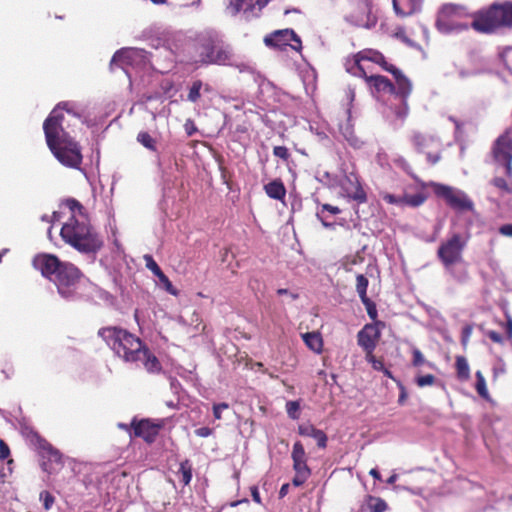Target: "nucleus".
Instances as JSON below:
<instances>
[{
    "mask_svg": "<svg viewBox=\"0 0 512 512\" xmlns=\"http://www.w3.org/2000/svg\"><path fill=\"white\" fill-rule=\"evenodd\" d=\"M137 141L142 144L145 148L156 151L155 139L146 131H142L137 135Z\"/></svg>",
    "mask_w": 512,
    "mask_h": 512,
    "instance_id": "72a5a7b5",
    "label": "nucleus"
},
{
    "mask_svg": "<svg viewBox=\"0 0 512 512\" xmlns=\"http://www.w3.org/2000/svg\"><path fill=\"white\" fill-rule=\"evenodd\" d=\"M475 376H476L475 388H476L477 393L482 398L488 399L489 393H488V390L486 387V381H485L483 374L480 371H477Z\"/></svg>",
    "mask_w": 512,
    "mask_h": 512,
    "instance_id": "f704fd0d",
    "label": "nucleus"
},
{
    "mask_svg": "<svg viewBox=\"0 0 512 512\" xmlns=\"http://www.w3.org/2000/svg\"><path fill=\"white\" fill-rule=\"evenodd\" d=\"M39 497L45 510H50L55 503V497L49 491H42Z\"/></svg>",
    "mask_w": 512,
    "mask_h": 512,
    "instance_id": "37998d69",
    "label": "nucleus"
},
{
    "mask_svg": "<svg viewBox=\"0 0 512 512\" xmlns=\"http://www.w3.org/2000/svg\"><path fill=\"white\" fill-rule=\"evenodd\" d=\"M185 131L188 136H192L197 131V128L192 120H187L185 123Z\"/></svg>",
    "mask_w": 512,
    "mask_h": 512,
    "instance_id": "13d9d810",
    "label": "nucleus"
},
{
    "mask_svg": "<svg viewBox=\"0 0 512 512\" xmlns=\"http://www.w3.org/2000/svg\"><path fill=\"white\" fill-rule=\"evenodd\" d=\"M369 474H370L373 478H375V479H378V480H379V479L381 478V475H380L379 471H378L377 469H375V468L371 469V470L369 471Z\"/></svg>",
    "mask_w": 512,
    "mask_h": 512,
    "instance_id": "338daca9",
    "label": "nucleus"
},
{
    "mask_svg": "<svg viewBox=\"0 0 512 512\" xmlns=\"http://www.w3.org/2000/svg\"><path fill=\"white\" fill-rule=\"evenodd\" d=\"M366 82L375 88L377 92H385L394 94L395 85L385 76L382 75H367L363 77Z\"/></svg>",
    "mask_w": 512,
    "mask_h": 512,
    "instance_id": "6ab92c4d",
    "label": "nucleus"
},
{
    "mask_svg": "<svg viewBox=\"0 0 512 512\" xmlns=\"http://www.w3.org/2000/svg\"><path fill=\"white\" fill-rule=\"evenodd\" d=\"M505 331L508 339H512V318L507 316V322L505 324Z\"/></svg>",
    "mask_w": 512,
    "mask_h": 512,
    "instance_id": "052dcab7",
    "label": "nucleus"
},
{
    "mask_svg": "<svg viewBox=\"0 0 512 512\" xmlns=\"http://www.w3.org/2000/svg\"><path fill=\"white\" fill-rule=\"evenodd\" d=\"M325 212H329L332 215H337L341 213V209L337 206H333L327 203L320 205V208L316 212V217L321 221L323 226L330 227L331 224L326 222Z\"/></svg>",
    "mask_w": 512,
    "mask_h": 512,
    "instance_id": "cd10ccee",
    "label": "nucleus"
},
{
    "mask_svg": "<svg viewBox=\"0 0 512 512\" xmlns=\"http://www.w3.org/2000/svg\"><path fill=\"white\" fill-rule=\"evenodd\" d=\"M140 361L148 373L159 374L162 371V365L159 359L150 351L146 344L143 347V352H141Z\"/></svg>",
    "mask_w": 512,
    "mask_h": 512,
    "instance_id": "aec40b11",
    "label": "nucleus"
},
{
    "mask_svg": "<svg viewBox=\"0 0 512 512\" xmlns=\"http://www.w3.org/2000/svg\"><path fill=\"white\" fill-rule=\"evenodd\" d=\"M493 155L495 161L502 165L505 169V174L512 177V139L505 133L501 135L495 142L493 148Z\"/></svg>",
    "mask_w": 512,
    "mask_h": 512,
    "instance_id": "9b49d317",
    "label": "nucleus"
},
{
    "mask_svg": "<svg viewBox=\"0 0 512 512\" xmlns=\"http://www.w3.org/2000/svg\"><path fill=\"white\" fill-rule=\"evenodd\" d=\"M288 490H289V484L288 483L283 484L279 491V497L280 498L285 497L288 493Z\"/></svg>",
    "mask_w": 512,
    "mask_h": 512,
    "instance_id": "0e129e2a",
    "label": "nucleus"
},
{
    "mask_svg": "<svg viewBox=\"0 0 512 512\" xmlns=\"http://www.w3.org/2000/svg\"><path fill=\"white\" fill-rule=\"evenodd\" d=\"M368 285H369V281L365 275L358 274L356 276V291H357L360 299L367 297Z\"/></svg>",
    "mask_w": 512,
    "mask_h": 512,
    "instance_id": "c9c22d12",
    "label": "nucleus"
},
{
    "mask_svg": "<svg viewBox=\"0 0 512 512\" xmlns=\"http://www.w3.org/2000/svg\"><path fill=\"white\" fill-rule=\"evenodd\" d=\"M1 366V372L5 375L6 378H10L11 376L14 375L15 369L11 363L5 361L1 364Z\"/></svg>",
    "mask_w": 512,
    "mask_h": 512,
    "instance_id": "3c124183",
    "label": "nucleus"
},
{
    "mask_svg": "<svg viewBox=\"0 0 512 512\" xmlns=\"http://www.w3.org/2000/svg\"><path fill=\"white\" fill-rule=\"evenodd\" d=\"M64 204L71 217L61 228V238L80 253L96 254L102 249L103 240L90 224L83 205L74 198L66 199Z\"/></svg>",
    "mask_w": 512,
    "mask_h": 512,
    "instance_id": "f03ea898",
    "label": "nucleus"
},
{
    "mask_svg": "<svg viewBox=\"0 0 512 512\" xmlns=\"http://www.w3.org/2000/svg\"><path fill=\"white\" fill-rule=\"evenodd\" d=\"M485 335L494 343H498V344L504 343V337L500 333H498L494 330H486Z\"/></svg>",
    "mask_w": 512,
    "mask_h": 512,
    "instance_id": "8fccbe9b",
    "label": "nucleus"
},
{
    "mask_svg": "<svg viewBox=\"0 0 512 512\" xmlns=\"http://www.w3.org/2000/svg\"><path fill=\"white\" fill-rule=\"evenodd\" d=\"M293 470L295 475L292 479V484L296 487L302 486L312 474L307 462L293 464Z\"/></svg>",
    "mask_w": 512,
    "mask_h": 512,
    "instance_id": "4be33fe9",
    "label": "nucleus"
},
{
    "mask_svg": "<svg viewBox=\"0 0 512 512\" xmlns=\"http://www.w3.org/2000/svg\"><path fill=\"white\" fill-rule=\"evenodd\" d=\"M341 186L348 198L359 204L367 202V194L363 189L357 174L349 173L345 175Z\"/></svg>",
    "mask_w": 512,
    "mask_h": 512,
    "instance_id": "f3484780",
    "label": "nucleus"
},
{
    "mask_svg": "<svg viewBox=\"0 0 512 512\" xmlns=\"http://www.w3.org/2000/svg\"><path fill=\"white\" fill-rule=\"evenodd\" d=\"M361 302L366 308L367 314L372 320H376L378 317L376 304L367 296L361 299Z\"/></svg>",
    "mask_w": 512,
    "mask_h": 512,
    "instance_id": "4c0bfd02",
    "label": "nucleus"
},
{
    "mask_svg": "<svg viewBox=\"0 0 512 512\" xmlns=\"http://www.w3.org/2000/svg\"><path fill=\"white\" fill-rule=\"evenodd\" d=\"M456 370L459 379L467 380L470 377L469 364L464 356L456 357Z\"/></svg>",
    "mask_w": 512,
    "mask_h": 512,
    "instance_id": "c756f323",
    "label": "nucleus"
},
{
    "mask_svg": "<svg viewBox=\"0 0 512 512\" xmlns=\"http://www.w3.org/2000/svg\"><path fill=\"white\" fill-rule=\"evenodd\" d=\"M318 428L310 423H303L298 426V434L304 437H311Z\"/></svg>",
    "mask_w": 512,
    "mask_h": 512,
    "instance_id": "c03bdc74",
    "label": "nucleus"
},
{
    "mask_svg": "<svg viewBox=\"0 0 512 512\" xmlns=\"http://www.w3.org/2000/svg\"><path fill=\"white\" fill-rule=\"evenodd\" d=\"M291 459L293 464L299 462H308V456L306 454L305 448L300 441H296L293 444Z\"/></svg>",
    "mask_w": 512,
    "mask_h": 512,
    "instance_id": "c85d7f7f",
    "label": "nucleus"
},
{
    "mask_svg": "<svg viewBox=\"0 0 512 512\" xmlns=\"http://www.w3.org/2000/svg\"><path fill=\"white\" fill-rule=\"evenodd\" d=\"M273 155L284 161H288L290 158V153L285 146H275L273 148Z\"/></svg>",
    "mask_w": 512,
    "mask_h": 512,
    "instance_id": "de8ad7c7",
    "label": "nucleus"
},
{
    "mask_svg": "<svg viewBox=\"0 0 512 512\" xmlns=\"http://www.w3.org/2000/svg\"><path fill=\"white\" fill-rule=\"evenodd\" d=\"M43 450L46 451L49 461H53L56 464H62V455L60 452L52 447L49 443L43 446Z\"/></svg>",
    "mask_w": 512,
    "mask_h": 512,
    "instance_id": "e433bc0d",
    "label": "nucleus"
},
{
    "mask_svg": "<svg viewBox=\"0 0 512 512\" xmlns=\"http://www.w3.org/2000/svg\"><path fill=\"white\" fill-rule=\"evenodd\" d=\"M9 455V446L3 440H0V459H6Z\"/></svg>",
    "mask_w": 512,
    "mask_h": 512,
    "instance_id": "5fc2aeb1",
    "label": "nucleus"
},
{
    "mask_svg": "<svg viewBox=\"0 0 512 512\" xmlns=\"http://www.w3.org/2000/svg\"><path fill=\"white\" fill-rule=\"evenodd\" d=\"M423 187L431 188L436 196L443 198L447 205L456 211H470L473 202L465 192L460 189L435 182L423 183Z\"/></svg>",
    "mask_w": 512,
    "mask_h": 512,
    "instance_id": "0eeeda50",
    "label": "nucleus"
},
{
    "mask_svg": "<svg viewBox=\"0 0 512 512\" xmlns=\"http://www.w3.org/2000/svg\"><path fill=\"white\" fill-rule=\"evenodd\" d=\"M387 508L388 505L382 498L372 495L365 497L363 509L369 512H385Z\"/></svg>",
    "mask_w": 512,
    "mask_h": 512,
    "instance_id": "5701e85b",
    "label": "nucleus"
},
{
    "mask_svg": "<svg viewBox=\"0 0 512 512\" xmlns=\"http://www.w3.org/2000/svg\"><path fill=\"white\" fill-rule=\"evenodd\" d=\"M134 436L142 438L147 443H153L163 428V422H153L150 419H142L137 421L133 419L131 422Z\"/></svg>",
    "mask_w": 512,
    "mask_h": 512,
    "instance_id": "2eb2a0df",
    "label": "nucleus"
},
{
    "mask_svg": "<svg viewBox=\"0 0 512 512\" xmlns=\"http://www.w3.org/2000/svg\"><path fill=\"white\" fill-rule=\"evenodd\" d=\"M499 233L503 236L512 238V224H504L500 226Z\"/></svg>",
    "mask_w": 512,
    "mask_h": 512,
    "instance_id": "6e6d98bb",
    "label": "nucleus"
},
{
    "mask_svg": "<svg viewBox=\"0 0 512 512\" xmlns=\"http://www.w3.org/2000/svg\"><path fill=\"white\" fill-rule=\"evenodd\" d=\"M492 183L494 186H496L497 188H499L503 191L512 192V181L507 182L505 179H503L501 177H495L492 180Z\"/></svg>",
    "mask_w": 512,
    "mask_h": 512,
    "instance_id": "49530a36",
    "label": "nucleus"
},
{
    "mask_svg": "<svg viewBox=\"0 0 512 512\" xmlns=\"http://www.w3.org/2000/svg\"><path fill=\"white\" fill-rule=\"evenodd\" d=\"M264 191L271 199L283 202L286 196V187L280 178L274 179L264 185Z\"/></svg>",
    "mask_w": 512,
    "mask_h": 512,
    "instance_id": "412c9836",
    "label": "nucleus"
},
{
    "mask_svg": "<svg viewBox=\"0 0 512 512\" xmlns=\"http://www.w3.org/2000/svg\"><path fill=\"white\" fill-rule=\"evenodd\" d=\"M366 360L371 363L373 369L377 370V371H382L384 370L385 366H384V363L381 359H377L373 352L370 354V356H366Z\"/></svg>",
    "mask_w": 512,
    "mask_h": 512,
    "instance_id": "09e8293b",
    "label": "nucleus"
},
{
    "mask_svg": "<svg viewBox=\"0 0 512 512\" xmlns=\"http://www.w3.org/2000/svg\"><path fill=\"white\" fill-rule=\"evenodd\" d=\"M299 410H300V405H299L298 401H288L286 403V411H287L288 416L291 419L296 420L299 418V416H300Z\"/></svg>",
    "mask_w": 512,
    "mask_h": 512,
    "instance_id": "a19ab883",
    "label": "nucleus"
},
{
    "mask_svg": "<svg viewBox=\"0 0 512 512\" xmlns=\"http://www.w3.org/2000/svg\"><path fill=\"white\" fill-rule=\"evenodd\" d=\"M202 88H203V82L201 80L193 81L189 88L187 100L192 103L198 102L201 97Z\"/></svg>",
    "mask_w": 512,
    "mask_h": 512,
    "instance_id": "2f4dec72",
    "label": "nucleus"
},
{
    "mask_svg": "<svg viewBox=\"0 0 512 512\" xmlns=\"http://www.w3.org/2000/svg\"><path fill=\"white\" fill-rule=\"evenodd\" d=\"M466 277H467L466 271H462L461 274L459 276H457V279L461 281V280L466 279Z\"/></svg>",
    "mask_w": 512,
    "mask_h": 512,
    "instance_id": "774afa93",
    "label": "nucleus"
},
{
    "mask_svg": "<svg viewBox=\"0 0 512 512\" xmlns=\"http://www.w3.org/2000/svg\"><path fill=\"white\" fill-rule=\"evenodd\" d=\"M131 53L132 52L128 49H120L116 51L111 59V66H123L124 64L130 63V60L132 58Z\"/></svg>",
    "mask_w": 512,
    "mask_h": 512,
    "instance_id": "7c9ffc66",
    "label": "nucleus"
},
{
    "mask_svg": "<svg viewBox=\"0 0 512 512\" xmlns=\"http://www.w3.org/2000/svg\"><path fill=\"white\" fill-rule=\"evenodd\" d=\"M434 384L441 385V382L432 374L418 375V387L432 386Z\"/></svg>",
    "mask_w": 512,
    "mask_h": 512,
    "instance_id": "79ce46f5",
    "label": "nucleus"
},
{
    "mask_svg": "<svg viewBox=\"0 0 512 512\" xmlns=\"http://www.w3.org/2000/svg\"><path fill=\"white\" fill-rule=\"evenodd\" d=\"M195 434L199 437H208L212 434V429L209 427H200L195 430Z\"/></svg>",
    "mask_w": 512,
    "mask_h": 512,
    "instance_id": "4d7b16f0",
    "label": "nucleus"
},
{
    "mask_svg": "<svg viewBox=\"0 0 512 512\" xmlns=\"http://www.w3.org/2000/svg\"><path fill=\"white\" fill-rule=\"evenodd\" d=\"M97 334L124 362L136 363L141 360V352H143L145 343L128 330L117 326H108L100 328Z\"/></svg>",
    "mask_w": 512,
    "mask_h": 512,
    "instance_id": "20e7f679",
    "label": "nucleus"
},
{
    "mask_svg": "<svg viewBox=\"0 0 512 512\" xmlns=\"http://www.w3.org/2000/svg\"><path fill=\"white\" fill-rule=\"evenodd\" d=\"M362 61H371L376 63L380 65L385 71H388L389 67L392 66L386 61L384 55L381 52L373 49H365L354 55V66L357 70V72H354V74L359 77H366V71L361 64Z\"/></svg>",
    "mask_w": 512,
    "mask_h": 512,
    "instance_id": "ddd939ff",
    "label": "nucleus"
},
{
    "mask_svg": "<svg viewBox=\"0 0 512 512\" xmlns=\"http://www.w3.org/2000/svg\"><path fill=\"white\" fill-rule=\"evenodd\" d=\"M33 266L43 277L54 280L63 262L54 254L40 253L33 258Z\"/></svg>",
    "mask_w": 512,
    "mask_h": 512,
    "instance_id": "f8f14e48",
    "label": "nucleus"
},
{
    "mask_svg": "<svg viewBox=\"0 0 512 512\" xmlns=\"http://www.w3.org/2000/svg\"><path fill=\"white\" fill-rule=\"evenodd\" d=\"M192 471H193V467H192V463L190 462L189 459H185L184 461H182L180 463V467L176 474H177V476L180 477V481L182 482V484L184 486H187L190 484L191 479H192Z\"/></svg>",
    "mask_w": 512,
    "mask_h": 512,
    "instance_id": "bb28decb",
    "label": "nucleus"
},
{
    "mask_svg": "<svg viewBox=\"0 0 512 512\" xmlns=\"http://www.w3.org/2000/svg\"><path fill=\"white\" fill-rule=\"evenodd\" d=\"M188 51L191 63L196 66H233L235 62L232 46L213 31L199 33L189 44Z\"/></svg>",
    "mask_w": 512,
    "mask_h": 512,
    "instance_id": "7ed1b4c3",
    "label": "nucleus"
},
{
    "mask_svg": "<svg viewBox=\"0 0 512 512\" xmlns=\"http://www.w3.org/2000/svg\"><path fill=\"white\" fill-rule=\"evenodd\" d=\"M471 26L481 33H493L501 28L512 29V2L493 3L487 9L475 12Z\"/></svg>",
    "mask_w": 512,
    "mask_h": 512,
    "instance_id": "39448f33",
    "label": "nucleus"
},
{
    "mask_svg": "<svg viewBox=\"0 0 512 512\" xmlns=\"http://www.w3.org/2000/svg\"><path fill=\"white\" fill-rule=\"evenodd\" d=\"M350 21L358 27L369 28L376 23L372 14L371 0H357L356 8L349 15Z\"/></svg>",
    "mask_w": 512,
    "mask_h": 512,
    "instance_id": "4468645a",
    "label": "nucleus"
},
{
    "mask_svg": "<svg viewBox=\"0 0 512 512\" xmlns=\"http://www.w3.org/2000/svg\"><path fill=\"white\" fill-rule=\"evenodd\" d=\"M475 13H469L468 9L458 4H444L437 17L436 26L437 29L442 33H452L466 30L471 26L465 18H472L474 21Z\"/></svg>",
    "mask_w": 512,
    "mask_h": 512,
    "instance_id": "423d86ee",
    "label": "nucleus"
},
{
    "mask_svg": "<svg viewBox=\"0 0 512 512\" xmlns=\"http://www.w3.org/2000/svg\"><path fill=\"white\" fill-rule=\"evenodd\" d=\"M302 338L309 349H311L313 352L321 353L323 348V340L319 333L307 332L302 335Z\"/></svg>",
    "mask_w": 512,
    "mask_h": 512,
    "instance_id": "393cba45",
    "label": "nucleus"
},
{
    "mask_svg": "<svg viewBox=\"0 0 512 512\" xmlns=\"http://www.w3.org/2000/svg\"><path fill=\"white\" fill-rule=\"evenodd\" d=\"M387 72H390L395 78L396 86L394 94L398 95L403 100V102H405L406 98L412 92L411 82L402 74L399 69L393 65L389 67Z\"/></svg>",
    "mask_w": 512,
    "mask_h": 512,
    "instance_id": "a211bd4d",
    "label": "nucleus"
},
{
    "mask_svg": "<svg viewBox=\"0 0 512 512\" xmlns=\"http://www.w3.org/2000/svg\"><path fill=\"white\" fill-rule=\"evenodd\" d=\"M440 159V155L439 154H435V155H431V154H428V162L432 165L436 164Z\"/></svg>",
    "mask_w": 512,
    "mask_h": 512,
    "instance_id": "69168bd1",
    "label": "nucleus"
},
{
    "mask_svg": "<svg viewBox=\"0 0 512 512\" xmlns=\"http://www.w3.org/2000/svg\"><path fill=\"white\" fill-rule=\"evenodd\" d=\"M382 199L389 204H399L405 202L410 206H416V195L410 196L408 198H398L393 194L385 193L382 196Z\"/></svg>",
    "mask_w": 512,
    "mask_h": 512,
    "instance_id": "473e14b6",
    "label": "nucleus"
},
{
    "mask_svg": "<svg viewBox=\"0 0 512 512\" xmlns=\"http://www.w3.org/2000/svg\"><path fill=\"white\" fill-rule=\"evenodd\" d=\"M143 259L145 261V266L148 270H150L155 276H157L158 274H160L162 272L161 268L159 267V265L157 264V262L154 260V258L152 257V255L150 254H145L143 256Z\"/></svg>",
    "mask_w": 512,
    "mask_h": 512,
    "instance_id": "ea45409f",
    "label": "nucleus"
},
{
    "mask_svg": "<svg viewBox=\"0 0 512 512\" xmlns=\"http://www.w3.org/2000/svg\"><path fill=\"white\" fill-rule=\"evenodd\" d=\"M81 123V116L72 110L69 102L59 103L43 123L49 150L63 166L68 168L79 169L83 161L81 146L71 136L73 127Z\"/></svg>",
    "mask_w": 512,
    "mask_h": 512,
    "instance_id": "f257e3e1",
    "label": "nucleus"
},
{
    "mask_svg": "<svg viewBox=\"0 0 512 512\" xmlns=\"http://www.w3.org/2000/svg\"><path fill=\"white\" fill-rule=\"evenodd\" d=\"M264 43L267 47L278 50H285L287 46L296 51L302 48L300 37L292 29L276 30L265 36Z\"/></svg>",
    "mask_w": 512,
    "mask_h": 512,
    "instance_id": "9d476101",
    "label": "nucleus"
},
{
    "mask_svg": "<svg viewBox=\"0 0 512 512\" xmlns=\"http://www.w3.org/2000/svg\"><path fill=\"white\" fill-rule=\"evenodd\" d=\"M380 338V331L374 324H366L357 334L358 345L364 350L365 356L375 350Z\"/></svg>",
    "mask_w": 512,
    "mask_h": 512,
    "instance_id": "dca6fc26",
    "label": "nucleus"
},
{
    "mask_svg": "<svg viewBox=\"0 0 512 512\" xmlns=\"http://www.w3.org/2000/svg\"><path fill=\"white\" fill-rule=\"evenodd\" d=\"M393 8L399 16L411 15L416 9V0H393Z\"/></svg>",
    "mask_w": 512,
    "mask_h": 512,
    "instance_id": "b1692460",
    "label": "nucleus"
},
{
    "mask_svg": "<svg viewBox=\"0 0 512 512\" xmlns=\"http://www.w3.org/2000/svg\"><path fill=\"white\" fill-rule=\"evenodd\" d=\"M317 442V446L321 449H325L327 447L328 437L323 430L317 429V431L311 436Z\"/></svg>",
    "mask_w": 512,
    "mask_h": 512,
    "instance_id": "a18cd8bd",
    "label": "nucleus"
},
{
    "mask_svg": "<svg viewBox=\"0 0 512 512\" xmlns=\"http://www.w3.org/2000/svg\"><path fill=\"white\" fill-rule=\"evenodd\" d=\"M229 408V405L227 403H219V404H214L213 406V415L215 417V419H221V412L222 410H226Z\"/></svg>",
    "mask_w": 512,
    "mask_h": 512,
    "instance_id": "603ef678",
    "label": "nucleus"
},
{
    "mask_svg": "<svg viewBox=\"0 0 512 512\" xmlns=\"http://www.w3.org/2000/svg\"><path fill=\"white\" fill-rule=\"evenodd\" d=\"M277 294L279 296L289 295L292 300H297L299 298V295L297 293L289 292L288 289L285 288H279L277 290Z\"/></svg>",
    "mask_w": 512,
    "mask_h": 512,
    "instance_id": "bf43d9fd",
    "label": "nucleus"
},
{
    "mask_svg": "<svg viewBox=\"0 0 512 512\" xmlns=\"http://www.w3.org/2000/svg\"><path fill=\"white\" fill-rule=\"evenodd\" d=\"M251 496L253 501H255L258 504H261V497L256 486L251 487Z\"/></svg>",
    "mask_w": 512,
    "mask_h": 512,
    "instance_id": "680f3d73",
    "label": "nucleus"
},
{
    "mask_svg": "<svg viewBox=\"0 0 512 512\" xmlns=\"http://www.w3.org/2000/svg\"><path fill=\"white\" fill-rule=\"evenodd\" d=\"M466 242L459 234H453L438 249V256L447 271L454 275V266L462 262V252Z\"/></svg>",
    "mask_w": 512,
    "mask_h": 512,
    "instance_id": "1a4fd4ad",
    "label": "nucleus"
},
{
    "mask_svg": "<svg viewBox=\"0 0 512 512\" xmlns=\"http://www.w3.org/2000/svg\"><path fill=\"white\" fill-rule=\"evenodd\" d=\"M159 282L162 284L164 289L171 295L177 296L178 290L174 288L169 278L163 273V271L156 276Z\"/></svg>",
    "mask_w": 512,
    "mask_h": 512,
    "instance_id": "58836bf2",
    "label": "nucleus"
},
{
    "mask_svg": "<svg viewBox=\"0 0 512 512\" xmlns=\"http://www.w3.org/2000/svg\"><path fill=\"white\" fill-rule=\"evenodd\" d=\"M423 183H424V182H421V181H419V180H418V206H419L421 203H423V202L426 200V198H427V195H426V194H424L422 191H419V189L421 188V190H425L426 192H428V191H430V190L432 191V189H431V188H427V187L425 188V187H423V186H422V184H423Z\"/></svg>",
    "mask_w": 512,
    "mask_h": 512,
    "instance_id": "864d4df0",
    "label": "nucleus"
},
{
    "mask_svg": "<svg viewBox=\"0 0 512 512\" xmlns=\"http://www.w3.org/2000/svg\"><path fill=\"white\" fill-rule=\"evenodd\" d=\"M82 276V272L74 264L70 262H63L53 281L55 282L60 295L68 299L74 296L76 286Z\"/></svg>",
    "mask_w": 512,
    "mask_h": 512,
    "instance_id": "6e6552de",
    "label": "nucleus"
},
{
    "mask_svg": "<svg viewBox=\"0 0 512 512\" xmlns=\"http://www.w3.org/2000/svg\"><path fill=\"white\" fill-rule=\"evenodd\" d=\"M268 2L269 0H229L230 7L233 9L234 14L240 12L244 5L249 9H253L255 5L263 7Z\"/></svg>",
    "mask_w": 512,
    "mask_h": 512,
    "instance_id": "a878e982",
    "label": "nucleus"
},
{
    "mask_svg": "<svg viewBox=\"0 0 512 512\" xmlns=\"http://www.w3.org/2000/svg\"><path fill=\"white\" fill-rule=\"evenodd\" d=\"M396 37L401 39L403 42L413 45L412 42L409 41V39L405 36V32L403 30H399L396 32Z\"/></svg>",
    "mask_w": 512,
    "mask_h": 512,
    "instance_id": "e2e57ef3",
    "label": "nucleus"
}]
</instances>
